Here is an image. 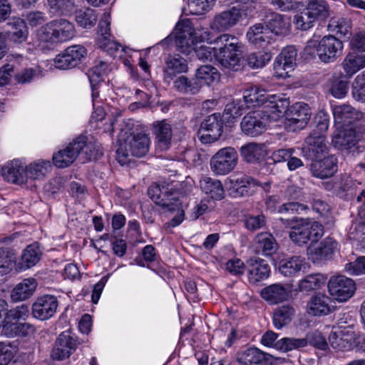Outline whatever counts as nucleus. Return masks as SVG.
<instances>
[{
    "mask_svg": "<svg viewBox=\"0 0 365 365\" xmlns=\"http://www.w3.org/2000/svg\"><path fill=\"white\" fill-rule=\"evenodd\" d=\"M75 19L81 27L91 29L94 26L97 21V15L94 9L83 8L76 11Z\"/></svg>",
    "mask_w": 365,
    "mask_h": 365,
    "instance_id": "nucleus-51",
    "label": "nucleus"
},
{
    "mask_svg": "<svg viewBox=\"0 0 365 365\" xmlns=\"http://www.w3.org/2000/svg\"><path fill=\"white\" fill-rule=\"evenodd\" d=\"M239 46H233V50L224 49L217 51V61L225 68L235 69L240 62Z\"/></svg>",
    "mask_w": 365,
    "mask_h": 365,
    "instance_id": "nucleus-42",
    "label": "nucleus"
},
{
    "mask_svg": "<svg viewBox=\"0 0 365 365\" xmlns=\"http://www.w3.org/2000/svg\"><path fill=\"white\" fill-rule=\"evenodd\" d=\"M8 25L10 27L9 35L14 41L21 42L26 38L28 29L23 19L14 18L8 23Z\"/></svg>",
    "mask_w": 365,
    "mask_h": 365,
    "instance_id": "nucleus-52",
    "label": "nucleus"
},
{
    "mask_svg": "<svg viewBox=\"0 0 365 365\" xmlns=\"http://www.w3.org/2000/svg\"><path fill=\"white\" fill-rule=\"evenodd\" d=\"M308 340L307 338L284 337L277 341L275 348L287 352L294 349H299L307 346Z\"/></svg>",
    "mask_w": 365,
    "mask_h": 365,
    "instance_id": "nucleus-54",
    "label": "nucleus"
},
{
    "mask_svg": "<svg viewBox=\"0 0 365 365\" xmlns=\"http://www.w3.org/2000/svg\"><path fill=\"white\" fill-rule=\"evenodd\" d=\"M338 160L334 155H331L322 160H315L311 164L313 176L324 179L331 178L338 170Z\"/></svg>",
    "mask_w": 365,
    "mask_h": 365,
    "instance_id": "nucleus-22",
    "label": "nucleus"
},
{
    "mask_svg": "<svg viewBox=\"0 0 365 365\" xmlns=\"http://www.w3.org/2000/svg\"><path fill=\"white\" fill-rule=\"evenodd\" d=\"M2 175L6 180L14 184L26 183L25 168L17 160H11L3 167Z\"/></svg>",
    "mask_w": 365,
    "mask_h": 365,
    "instance_id": "nucleus-31",
    "label": "nucleus"
},
{
    "mask_svg": "<svg viewBox=\"0 0 365 365\" xmlns=\"http://www.w3.org/2000/svg\"><path fill=\"white\" fill-rule=\"evenodd\" d=\"M272 58L270 52L251 53L247 56L248 65L252 68L264 67Z\"/></svg>",
    "mask_w": 365,
    "mask_h": 365,
    "instance_id": "nucleus-59",
    "label": "nucleus"
},
{
    "mask_svg": "<svg viewBox=\"0 0 365 365\" xmlns=\"http://www.w3.org/2000/svg\"><path fill=\"white\" fill-rule=\"evenodd\" d=\"M359 135L353 128L336 131L331 138V145L341 150H349L357 144Z\"/></svg>",
    "mask_w": 365,
    "mask_h": 365,
    "instance_id": "nucleus-26",
    "label": "nucleus"
},
{
    "mask_svg": "<svg viewBox=\"0 0 365 365\" xmlns=\"http://www.w3.org/2000/svg\"><path fill=\"white\" fill-rule=\"evenodd\" d=\"M16 254L10 247H0V275L10 273L16 263Z\"/></svg>",
    "mask_w": 365,
    "mask_h": 365,
    "instance_id": "nucleus-46",
    "label": "nucleus"
},
{
    "mask_svg": "<svg viewBox=\"0 0 365 365\" xmlns=\"http://www.w3.org/2000/svg\"><path fill=\"white\" fill-rule=\"evenodd\" d=\"M202 192L211 198L220 200L225 197V190L221 181L210 177H203L200 181Z\"/></svg>",
    "mask_w": 365,
    "mask_h": 365,
    "instance_id": "nucleus-36",
    "label": "nucleus"
},
{
    "mask_svg": "<svg viewBox=\"0 0 365 365\" xmlns=\"http://www.w3.org/2000/svg\"><path fill=\"white\" fill-rule=\"evenodd\" d=\"M29 307L26 304H21L11 309L7 308V313L6 318H4V328L7 329L11 327L12 324L17 323V321L25 319L29 316Z\"/></svg>",
    "mask_w": 365,
    "mask_h": 365,
    "instance_id": "nucleus-50",
    "label": "nucleus"
},
{
    "mask_svg": "<svg viewBox=\"0 0 365 365\" xmlns=\"http://www.w3.org/2000/svg\"><path fill=\"white\" fill-rule=\"evenodd\" d=\"M174 88L182 93L195 95L200 91L201 85L196 78L189 79L180 76L174 81Z\"/></svg>",
    "mask_w": 365,
    "mask_h": 365,
    "instance_id": "nucleus-45",
    "label": "nucleus"
},
{
    "mask_svg": "<svg viewBox=\"0 0 365 365\" xmlns=\"http://www.w3.org/2000/svg\"><path fill=\"white\" fill-rule=\"evenodd\" d=\"M329 147L326 137L315 131L310 133L305 139L303 151L310 158H317L328 153Z\"/></svg>",
    "mask_w": 365,
    "mask_h": 365,
    "instance_id": "nucleus-20",
    "label": "nucleus"
},
{
    "mask_svg": "<svg viewBox=\"0 0 365 365\" xmlns=\"http://www.w3.org/2000/svg\"><path fill=\"white\" fill-rule=\"evenodd\" d=\"M305 265L304 259L294 256L280 261L278 269L284 277H292L298 273Z\"/></svg>",
    "mask_w": 365,
    "mask_h": 365,
    "instance_id": "nucleus-40",
    "label": "nucleus"
},
{
    "mask_svg": "<svg viewBox=\"0 0 365 365\" xmlns=\"http://www.w3.org/2000/svg\"><path fill=\"white\" fill-rule=\"evenodd\" d=\"M235 188L236 195L244 197L252 195L255 189L260 186V184L253 178L245 175H242L232 180Z\"/></svg>",
    "mask_w": 365,
    "mask_h": 365,
    "instance_id": "nucleus-33",
    "label": "nucleus"
},
{
    "mask_svg": "<svg viewBox=\"0 0 365 365\" xmlns=\"http://www.w3.org/2000/svg\"><path fill=\"white\" fill-rule=\"evenodd\" d=\"M265 24L272 34L283 35L289 32L290 23L289 19L277 13H271L267 16Z\"/></svg>",
    "mask_w": 365,
    "mask_h": 365,
    "instance_id": "nucleus-34",
    "label": "nucleus"
},
{
    "mask_svg": "<svg viewBox=\"0 0 365 365\" xmlns=\"http://www.w3.org/2000/svg\"><path fill=\"white\" fill-rule=\"evenodd\" d=\"M241 155L248 163H255L264 158L266 150L262 145L248 143L240 149Z\"/></svg>",
    "mask_w": 365,
    "mask_h": 365,
    "instance_id": "nucleus-44",
    "label": "nucleus"
},
{
    "mask_svg": "<svg viewBox=\"0 0 365 365\" xmlns=\"http://www.w3.org/2000/svg\"><path fill=\"white\" fill-rule=\"evenodd\" d=\"M248 41L257 47H264L272 40L271 34L267 26L259 23L250 26L247 32Z\"/></svg>",
    "mask_w": 365,
    "mask_h": 365,
    "instance_id": "nucleus-28",
    "label": "nucleus"
},
{
    "mask_svg": "<svg viewBox=\"0 0 365 365\" xmlns=\"http://www.w3.org/2000/svg\"><path fill=\"white\" fill-rule=\"evenodd\" d=\"M361 185L360 182L353 180L350 176L346 174L340 176V181L337 184L336 188L341 190L342 192H347L352 196L359 191V187Z\"/></svg>",
    "mask_w": 365,
    "mask_h": 365,
    "instance_id": "nucleus-60",
    "label": "nucleus"
},
{
    "mask_svg": "<svg viewBox=\"0 0 365 365\" xmlns=\"http://www.w3.org/2000/svg\"><path fill=\"white\" fill-rule=\"evenodd\" d=\"M83 155L88 160H96L103 155L98 146L92 142H88L85 136H79L63 149L53 155V165L58 168L70 166L79 155Z\"/></svg>",
    "mask_w": 365,
    "mask_h": 365,
    "instance_id": "nucleus-1",
    "label": "nucleus"
},
{
    "mask_svg": "<svg viewBox=\"0 0 365 365\" xmlns=\"http://www.w3.org/2000/svg\"><path fill=\"white\" fill-rule=\"evenodd\" d=\"M329 294L338 302H343L350 299L356 289L354 280L345 276L331 277L328 282Z\"/></svg>",
    "mask_w": 365,
    "mask_h": 365,
    "instance_id": "nucleus-10",
    "label": "nucleus"
},
{
    "mask_svg": "<svg viewBox=\"0 0 365 365\" xmlns=\"http://www.w3.org/2000/svg\"><path fill=\"white\" fill-rule=\"evenodd\" d=\"M295 314L294 307L291 305L286 304L278 307L273 312V324L274 326L280 329L289 324Z\"/></svg>",
    "mask_w": 365,
    "mask_h": 365,
    "instance_id": "nucleus-41",
    "label": "nucleus"
},
{
    "mask_svg": "<svg viewBox=\"0 0 365 365\" xmlns=\"http://www.w3.org/2000/svg\"><path fill=\"white\" fill-rule=\"evenodd\" d=\"M266 360L267 354L255 347L242 351L237 359L240 365H264Z\"/></svg>",
    "mask_w": 365,
    "mask_h": 365,
    "instance_id": "nucleus-38",
    "label": "nucleus"
},
{
    "mask_svg": "<svg viewBox=\"0 0 365 365\" xmlns=\"http://www.w3.org/2000/svg\"><path fill=\"white\" fill-rule=\"evenodd\" d=\"M354 338V331L344 329L331 331L329 336V342L334 349L346 351L351 348Z\"/></svg>",
    "mask_w": 365,
    "mask_h": 365,
    "instance_id": "nucleus-29",
    "label": "nucleus"
},
{
    "mask_svg": "<svg viewBox=\"0 0 365 365\" xmlns=\"http://www.w3.org/2000/svg\"><path fill=\"white\" fill-rule=\"evenodd\" d=\"M306 8L316 21L325 19L329 15V6L325 0H309Z\"/></svg>",
    "mask_w": 365,
    "mask_h": 365,
    "instance_id": "nucleus-53",
    "label": "nucleus"
},
{
    "mask_svg": "<svg viewBox=\"0 0 365 365\" xmlns=\"http://www.w3.org/2000/svg\"><path fill=\"white\" fill-rule=\"evenodd\" d=\"M201 131L204 132L200 140L204 143L217 140L222 135V120L220 113H213L207 116L202 123Z\"/></svg>",
    "mask_w": 365,
    "mask_h": 365,
    "instance_id": "nucleus-14",
    "label": "nucleus"
},
{
    "mask_svg": "<svg viewBox=\"0 0 365 365\" xmlns=\"http://www.w3.org/2000/svg\"><path fill=\"white\" fill-rule=\"evenodd\" d=\"M37 38L40 43L53 46L72 39L76 36V29L73 23L65 19L52 20L37 31Z\"/></svg>",
    "mask_w": 365,
    "mask_h": 365,
    "instance_id": "nucleus-4",
    "label": "nucleus"
},
{
    "mask_svg": "<svg viewBox=\"0 0 365 365\" xmlns=\"http://www.w3.org/2000/svg\"><path fill=\"white\" fill-rule=\"evenodd\" d=\"M312 116L309 106L304 102H297L287 107L286 112V125L295 131L305 128Z\"/></svg>",
    "mask_w": 365,
    "mask_h": 365,
    "instance_id": "nucleus-9",
    "label": "nucleus"
},
{
    "mask_svg": "<svg viewBox=\"0 0 365 365\" xmlns=\"http://www.w3.org/2000/svg\"><path fill=\"white\" fill-rule=\"evenodd\" d=\"M77 340L69 331H63L58 336L51 356L55 360L68 358L77 348Z\"/></svg>",
    "mask_w": 365,
    "mask_h": 365,
    "instance_id": "nucleus-15",
    "label": "nucleus"
},
{
    "mask_svg": "<svg viewBox=\"0 0 365 365\" xmlns=\"http://www.w3.org/2000/svg\"><path fill=\"white\" fill-rule=\"evenodd\" d=\"M262 114L259 110H255L244 116L240 123L242 130L252 137L262 134L268 124Z\"/></svg>",
    "mask_w": 365,
    "mask_h": 365,
    "instance_id": "nucleus-17",
    "label": "nucleus"
},
{
    "mask_svg": "<svg viewBox=\"0 0 365 365\" xmlns=\"http://www.w3.org/2000/svg\"><path fill=\"white\" fill-rule=\"evenodd\" d=\"M289 101L287 99L272 95L264 103L263 109L259 110L268 123L277 121L283 114H286Z\"/></svg>",
    "mask_w": 365,
    "mask_h": 365,
    "instance_id": "nucleus-16",
    "label": "nucleus"
},
{
    "mask_svg": "<svg viewBox=\"0 0 365 365\" xmlns=\"http://www.w3.org/2000/svg\"><path fill=\"white\" fill-rule=\"evenodd\" d=\"M255 252L265 257L272 256L278 250L275 237L268 232L257 234L253 241Z\"/></svg>",
    "mask_w": 365,
    "mask_h": 365,
    "instance_id": "nucleus-27",
    "label": "nucleus"
},
{
    "mask_svg": "<svg viewBox=\"0 0 365 365\" xmlns=\"http://www.w3.org/2000/svg\"><path fill=\"white\" fill-rule=\"evenodd\" d=\"M194 51L196 56L202 61H212L213 59L217 61V47H211L207 46H194V48H190V52Z\"/></svg>",
    "mask_w": 365,
    "mask_h": 365,
    "instance_id": "nucleus-64",
    "label": "nucleus"
},
{
    "mask_svg": "<svg viewBox=\"0 0 365 365\" xmlns=\"http://www.w3.org/2000/svg\"><path fill=\"white\" fill-rule=\"evenodd\" d=\"M261 297L269 304H276L285 301L288 297L287 289L281 284H273L261 290Z\"/></svg>",
    "mask_w": 365,
    "mask_h": 365,
    "instance_id": "nucleus-32",
    "label": "nucleus"
},
{
    "mask_svg": "<svg viewBox=\"0 0 365 365\" xmlns=\"http://www.w3.org/2000/svg\"><path fill=\"white\" fill-rule=\"evenodd\" d=\"M58 307V301L54 295L45 294L38 297L32 305V315L39 320H46L54 316Z\"/></svg>",
    "mask_w": 365,
    "mask_h": 365,
    "instance_id": "nucleus-13",
    "label": "nucleus"
},
{
    "mask_svg": "<svg viewBox=\"0 0 365 365\" xmlns=\"http://www.w3.org/2000/svg\"><path fill=\"white\" fill-rule=\"evenodd\" d=\"M351 95L356 101L365 103V71L357 75L353 81Z\"/></svg>",
    "mask_w": 365,
    "mask_h": 365,
    "instance_id": "nucleus-58",
    "label": "nucleus"
},
{
    "mask_svg": "<svg viewBox=\"0 0 365 365\" xmlns=\"http://www.w3.org/2000/svg\"><path fill=\"white\" fill-rule=\"evenodd\" d=\"M188 66L187 61L179 54H170L165 59L163 81L170 85L174 78L180 73H186Z\"/></svg>",
    "mask_w": 365,
    "mask_h": 365,
    "instance_id": "nucleus-18",
    "label": "nucleus"
},
{
    "mask_svg": "<svg viewBox=\"0 0 365 365\" xmlns=\"http://www.w3.org/2000/svg\"><path fill=\"white\" fill-rule=\"evenodd\" d=\"M326 282V277L321 274H312L305 276L299 282V289L309 292L320 289Z\"/></svg>",
    "mask_w": 365,
    "mask_h": 365,
    "instance_id": "nucleus-47",
    "label": "nucleus"
},
{
    "mask_svg": "<svg viewBox=\"0 0 365 365\" xmlns=\"http://www.w3.org/2000/svg\"><path fill=\"white\" fill-rule=\"evenodd\" d=\"M316 20L307 8H304L299 13H297L294 18V24L297 29L307 31L314 26Z\"/></svg>",
    "mask_w": 365,
    "mask_h": 365,
    "instance_id": "nucleus-57",
    "label": "nucleus"
},
{
    "mask_svg": "<svg viewBox=\"0 0 365 365\" xmlns=\"http://www.w3.org/2000/svg\"><path fill=\"white\" fill-rule=\"evenodd\" d=\"M87 50L81 45H73L66 48L54 58V66L66 70L76 67L86 56Z\"/></svg>",
    "mask_w": 365,
    "mask_h": 365,
    "instance_id": "nucleus-11",
    "label": "nucleus"
},
{
    "mask_svg": "<svg viewBox=\"0 0 365 365\" xmlns=\"http://www.w3.org/2000/svg\"><path fill=\"white\" fill-rule=\"evenodd\" d=\"M336 247V242L327 237L317 247L309 249V255L314 262H320L331 259Z\"/></svg>",
    "mask_w": 365,
    "mask_h": 365,
    "instance_id": "nucleus-30",
    "label": "nucleus"
},
{
    "mask_svg": "<svg viewBox=\"0 0 365 365\" xmlns=\"http://www.w3.org/2000/svg\"><path fill=\"white\" fill-rule=\"evenodd\" d=\"M150 138L142 132H133L125 139L116 152V158L121 165L129 162V156L140 158L149 150Z\"/></svg>",
    "mask_w": 365,
    "mask_h": 365,
    "instance_id": "nucleus-6",
    "label": "nucleus"
},
{
    "mask_svg": "<svg viewBox=\"0 0 365 365\" xmlns=\"http://www.w3.org/2000/svg\"><path fill=\"white\" fill-rule=\"evenodd\" d=\"M280 221L284 227L291 229L289 233V238L299 246L309 242H317L324 234L323 226L309 219L294 217L290 219L280 218Z\"/></svg>",
    "mask_w": 365,
    "mask_h": 365,
    "instance_id": "nucleus-3",
    "label": "nucleus"
},
{
    "mask_svg": "<svg viewBox=\"0 0 365 365\" xmlns=\"http://www.w3.org/2000/svg\"><path fill=\"white\" fill-rule=\"evenodd\" d=\"M343 42L333 35L324 36L320 41L310 40L305 51L312 54L316 51L319 60L324 63L334 62L342 53Z\"/></svg>",
    "mask_w": 365,
    "mask_h": 365,
    "instance_id": "nucleus-7",
    "label": "nucleus"
},
{
    "mask_svg": "<svg viewBox=\"0 0 365 365\" xmlns=\"http://www.w3.org/2000/svg\"><path fill=\"white\" fill-rule=\"evenodd\" d=\"M341 66L346 76L351 78L360 69L365 67V55L349 53L344 58Z\"/></svg>",
    "mask_w": 365,
    "mask_h": 365,
    "instance_id": "nucleus-37",
    "label": "nucleus"
},
{
    "mask_svg": "<svg viewBox=\"0 0 365 365\" xmlns=\"http://www.w3.org/2000/svg\"><path fill=\"white\" fill-rule=\"evenodd\" d=\"M331 299L324 294L318 293L312 296L307 302V312L316 317L326 316L330 314L334 307Z\"/></svg>",
    "mask_w": 365,
    "mask_h": 365,
    "instance_id": "nucleus-25",
    "label": "nucleus"
},
{
    "mask_svg": "<svg viewBox=\"0 0 365 365\" xmlns=\"http://www.w3.org/2000/svg\"><path fill=\"white\" fill-rule=\"evenodd\" d=\"M264 89L257 86H250L244 91L243 98L247 107L264 105L269 98Z\"/></svg>",
    "mask_w": 365,
    "mask_h": 365,
    "instance_id": "nucleus-39",
    "label": "nucleus"
},
{
    "mask_svg": "<svg viewBox=\"0 0 365 365\" xmlns=\"http://www.w3.org/2000/svg\"><path fill=\"white\" fill-rule=\"evenodd\" d=\"M108 68V64L103 61H100L97 65L90 68L88 71L87 76L91 84L101 81L103 77L107 73Z\"/></svg>",
    "mask_w": 365,
    "mask_h": 365,
    "instance_id": "nucleus-62",
    "label": "nucleus"
},
{
    "mask_svg": "<svg viewBox=\"0 0 365 365\" xmlns=\"http://www.w3.org/2000/svg\"><path fill=\"white\" fill-rule=\"evenodd\" d=\"M50 12L54 14L68 15L74 9L73 0H47Z\"/></svg>",
    "mask_w": 365,
    "mask_h": 365,
    "instance_id": "nucleus-56",
    "label": "nucleus"
},
{
    "mask_svg": "<svg viewBox=\"0 0 365 365\" xmlns=\"http://www.w3.org/2000/svg\"><path fill=\"white\" fill-rule=\"evenodd\" d=\"M333 115L335 123L341 124L342 126L349 125L364 118L362 112L347 104L335 106L333 108Z\"/></svg>",
    "mask_w": 365,
    "mask_h": 365,
    "instance_id": "nucleus-24",
    "label": "nucleus"
},
{
    "mask_svg": "<svg viewBox=\"0 0 365 365\" xmlns=\"http://www.w3.org/2000/svg\"><path fill=\"white\" fill-rule=\"evenodd\" d=\"M246 9L240 11L237 6L217 14L210 24L212 30L225 31L234 27L237 23L246 16Z\"/></svg>",
    "mask_w": 365,
    "mask_h": 365,
    "instance_id": "nucleus-12",
    "label": "nucleus"
},
{
    "mask_svg": "<svg viewBox=\"0 0 365 365\" xmlns=\"http://www.w3.org/2000/svg\"><path fill=\"white\" fill-rule=\"evenodd\" d=\"M349 89V81L341 74L332 76L329 80V91L336 98H344Z\"/></svg>",
    "mask_w": 365,
    "mask_h": 365,
    "instance_id": "nucleus-49",
    "label": "nucleus"
},
{
    "mask_svg": "<svg viewBox=\"0 0 365 365\" xmlns=\"http://www.w3.org/2000/svg\"><path fill=\"white\" fill-rule=\"evenodd\" d=\"M153 133L157 149L160 151L168 150L171 145L173 138L170 124L166 120L157 121L153 123Z\"/></svg>",
    "mask_w": 365,
    "mask_h": 365,
    "instance_id": "nucleus-23",
    "label": "nucleus"
},
{
    "mask_svg": "<svg viewBox=\"0 0 365 365\" xmlns=\"http://www.w3.org/2000/svg\"><path fill=\"white\" fill-rule=\"evenodd\" d=\"M215 3L213 0H188L187 6L191 14L202 15L209 11Z\"/></svg>",
    "mask_w": 365,
    "mask_h": 365,
    "instance_id": "nucleus-61",
    "label": "nucleus"
},
{
    "mask_svg": "<svg viewBox=\"0 0 365 365\" xmlns=\"http://www.w3.org/2000/svg\"><path fill=\"white\" fill-rule=\"evenodd\" d=\"M175 43L182 53H190V48L197 43L207 42L213 43L211 33L207 29H195L189 21L178 23L175 29Z\"/></svg>",
    "mask_w": 365,
    "mask_h": 365,
    "instance_id": "nucleus-5",
    "label": "nucleus"
},
{
    "mask_svg": "<svg viewBox=\"0 0 365 365\" xmlns=\"http://www.w3.org/2000/svg\"><path fill=\"white\" fill-rule=\"evenodd\" d=\"M246 269L248 280L252 284L266 279L270 274V267L267 262L259 257H252L247 261Z\"/></svg>",
    "mask_w": 365,
    "mask_h": 365,
    "instance_id": "nucleus-21",
    "label": "nucleus"
},
{
    "mask_svg": "<svg viewBox=\"0 0 365 365\" xmlns=\"http://www.w3.org/2000/svg\"><path fill=\"white\" fill-rule=\"evenodd\" d=\"M297 50L294 46L284 48L274 63V69L280 77H285L296 65Z\"/></svg>",
    "mask_w": 365,
    "mask_h": 365,
    "instance_id": "nucleus-19",
    "label": "nucleus"
},
{
    "mask_svg": "<svg viewBox=\"0 0 365 365\" xmlns=\"http://www.w3.org/2000/svg\"><path fill=\"white\" fill-rule=\"evenodd\" d=\"M51 168L50 161L38 160L25 168L26 180L27 178L40 180L44 178Z\"/></svg>",
    "mask_w": 365,
    "mask_h": 365,
    "instance_id": "nucleus-43",
    "label": "nucleus"
},
{
    "mask_svg": "<svg viewBox=\"0 0 365 365\" xmlns=\"http://www.w3.org/2000/svg\"><path fill=\"white\" fill-rule=\"evenodd\" d=\"M190 191L191 186L186 182L176 185L154 183L148 188V195L155 205L161 207L163 212H166L178 209L182 198Z\"/></svg>",
    "mask_w": 365,
    "mask_h": 365,
    "instance_id": "nucleus-2",
    "label": "nucleus"
},
{
    "mask_svg": "<svg viewBox=\"0 0 365 365\" xmlns=\"http://www.w3.org/2000/svg\"><path fill=\"white\" fill-rule=\"evenodd\" d=\"M237 160L238 155L235 148H223L211 158V170L217 175H227L235 168Z\"/></svg>",
    "mask_w": 365,
    "mask_h": 365,
    "instance_id": "nucleus-8",
    "label": "nucleus"
},
{
    "mask_svg": "<svg viewBox=\"0 0 365 365\" xmlns=\"http://www.w3.org/2000/svg\"><path fill=\"white\" fill-rule=\"evenodd\" d=\"M41 257V253L38 247L30 245L24 250L21 258V264L26 269L31 268L36 264Z\"/></svg>",
    "mask_w": 365,
    "mask_h": 365,
    "instance_id": "nucleus-55",
    "label": "nucleus"
},
{
    "mask_svg": "<svg viewBox=\"0 0 365 365\" xmlns=\"http://www.w3.org/2000/svg\"><path fill=\"white\" fill-rule=\"evenodd\" d=\"M195 78L198 80L202 86V83L210 85L220 79V73L216 68L211 65L200 66L195 73Z\"/></svg>",
    "mask_w": 365,
    "mask_h": 365,
    "instance_id": "nucleus-48",
    "label": "nucleus"
},
{
    "mask_svg": "<svg viewBox=\"0 0 365 365\" xmlns=\"http://www.w3.org/2000/svg\"><path fill=\"white\" fill-rule=\"evenodd\" d=\"M37 287V282L34 278L24 279L13 289L11 294L14 302L24 301L31 297Z\"/></svg>",
    "mask_w": 365,
    "mask_h": 365,
    "instance_id": "nucleus-35",
    "label": "nucleus"
},
{
    "mask_svg": "<svg viewBox=\"0 0 365 365\" xmlns=\"http://www.w3.org/2000/svg\"><path fill=\"white\" fill-rule=\"evenodd\" d=\"M213 43L216 45L217 51H220L224 49L233 50V46L238 45V41L234 36L224 34L215 38Z\"/></svg>",
    "mask_w": 365,
    "mask_h": 365,
    "instance_id": "nucleus-63",
    "label": "nucleus"
}]
</instances>
